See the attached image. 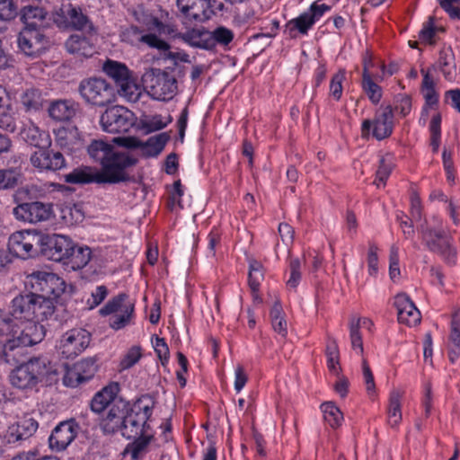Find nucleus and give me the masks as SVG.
<instances>
[{
	"mask_svg": "<svg viewBox=\"0 0 460 460\" xmlns=\"http://www.w3.org/2000/svg\"><path fill=\"white\" fill-rule=\"evenodd\" d=\"M212 40V49L217 43L221 45H227L234 39V33L231 30L225 27H218L215 31H210Z\"/></svg>",
	"mask_w": 460,
	"mask_h": 460,
	"instance_id": "nucleus-58",
	"label": "nucleus"
},
{
	"mask_svg": "<svg viewBox=\"0 0 460 460\" xmlns=\"http://www.w3.org/2000/svg\"><path fill=\"white\" fill-rule=\"evenodd\" d=\"M362 376L367 396L375 400L377 397L376 385L374 374L366 359L362 360Z\"/></svg>",
	"mask_w": 460,
	"mask_h": 460,
	"instance_id": "nucleus-51",
	"label": "nucleus"
},
{
	"mask_svg": "<svg viewBox=\"0 0 460 460\" xmlns=\"http://www.w3.org/2000/svg\"><path fill=\"white\" fill-rule=\"evenodd\" d=\"M102 71L114 82L116 87L134 74L124 63L112 59H107L102 64Z\"/></svg>",
	"mask_w": 460,
	"mask_h": 460,
	"instance_id": "nucleus-34",
	"label": "nucleus"
},
{
	"mask_svg": "<svg viewBox=\"0 0 460 460\" xmlns=\"http://www.w3.org/2000/svg\"><path fill=\"white\" fill-rule=\"evenodd\" d=\"M145 91L146 90L144 84H141L134 74L119 84L115 90L116 95L118 94L128 102H138Z\"/></svg>",
	"mask_w": 460,
	"mask_h": 460,
	"instance_id": "nucleus-29",
	"label": "nucleus"
},
{
	"mask_svg": "<svg viewBox=\"0 0 460 460\" xmlns=\"http://www.w3.org/2000/svg\"><path fill=\"white\" fill-rule=\"evenodd\" d=\"M349 339L352 349L362 356L364 352L363 340L360 330L371 332L374 323L367 317L353 316L349 321Z\"/></svg>",
	"mask_w": 460,
	"mask_h": 460,
	"instance_id": "nucleus-24",
	"label": "nucleus"
},
{
	"mask_svg": "<svg viewBox=\"0 0 460 460\" xmlns=\"http://www.w3.org/2000/svg\"><path fill=\"white\" fill-rule=\"evenodd\" d=\"M394 168V161L391 155H385L380 159L379 166L376 171V178L375 184L377 188H384L389 178L393 169Z\"/></svg>",
	"mask_w": 460,
	"mask_h": 460,
	"instance_id": "nucleus-45",
	"label": "nucleus"
},
{
	"mask_svg": "<svg viewBox=\"0 0 460 460\" xmlns=\"http://www.w3.org/2000/svg\"><path fill=\"white\" fill-rule=\"evenodd\" d=\"M100 124L105 132L125 133L135 125V117L126 107L114 105L106 109L101 115Z\"/></svg>",
	"mask_w": 460,
	"mask_h": 460,
	"instance_id": "nucleus-11",
	"label": "nucleus"
},
{
	"mask_svg": "<svg viewBox=\"0 0 460 460\" xmlns=\"http://www.w3.org/2000/svg\"><path fill=\"white\" fill-rule=\"evenodd\" d=\"M12 338L7 341L8 349L32 346L40 342L45 335L43 327L34 321L16 320L13 318Z\"/></svg>",
	"mask_w": 460,
	"mask_h": 460,
	"instance_id": "nucleus-9",
	"label": "nucleus"
},
{
	"mask_svg": "<svg viewBox=\"0 0 460 460\" xmlns=\"http://www.w3.org/2000/svg\"><path fill=\"white\" fill-rule=\"evenodd\" d=\"M422 239L429 249L441 254L447 262H455L456 252L451 243V234L444 229L440 219L433 217L426 223Z\"/></svg>",
	"mask_w": 460,
	"mask_h": 460,
	"instance_id": "nucleus-5",
	"label": "nucleus"
},
{
	"mask_svg": "<svg viewBox=\"0 0 460 460\" xmlns=\"http://www.w3.org/2000/svg\"><path fill=\"white\" fill-rule=\"evenodd\" d=\"M78 426L74 420L59 423L49 437V446L56 451L66 449L77 435Z\"/></svg>",
	"mask_w": 460,
	"mask_h": 460,
	"instance_id": "nucleus-21",
	"label": "nucleus"
},
{
	"mask_svg": "<svg viewBox=\"0 0 460 460\" xmlns=\"http://www.w3.org/2000/svg\"><path fill=\"white\" fill-rule=\"evenodd\" d=\"M324 421L332 428L340 427L343 421L341 411L332 402H326L321 405Z\"/></svg>",
	"mask_w": 460,
	"mask_h": 460,
	"instance_id": "nucleus-41",
	"label": "nucleus"
},
{
	"mask_svg": "<svg viewBox=\"0 0 460 460\" xmlns=\"http://www.w3.org/2000/svg\"><path fill=\"white\" fill-rule=\"evenodd\" d=\"M91 334L84 329H72L66 332L56 344L57 352L65 358H74L89 346Z\"/></svg>",
	"mask_w": 460,
	"mask_h": 460,
	"instance_id": "nucleus-13",
	"label": "nucleus"
},
{
	"mask_svg": "<svg viewBox=\"0 0 460 460\" xmlns=\"http://www.w3.org/2000/svg\"><path fill=\"white\" fill-rule=\"evenodd\" d=\"M394 304L397 309L398 321L400 323L413 327L420 323V312L409 296L404 293L396 295Z\"/></svg>",
	"mask_w": 460,
	"mask_h": 460,
	"instance_id": "nucleus-20",
	"label": "nucleus"
},
{
	"mask_svg": "<svg viewBox=\"0 0 460 460\" xmlns=\"http://www.w3.org/2000/svg\"><path fill=\"white\" fill-rule=\"evenodd\" d=\"M21 181V173L14 169L0 170V190L13 189Z\"/></svg>",
	"mask_w": 460,
	"mask_h": 460,
	"instance_id": "nucleus-53",
	"label": "nucleus"
},
{
	"mask_svg": "<svg viewBox=\"0 0 460 460\" xmlns=\"http://www.w3.org/2000/svg\"><path fill=\"white\" fill-rule=\"evenodd\" d=\"M137 159L127 152H117L102 169L84 166L65 175L69 183H118L130 179L129 169L136 165Z\"/></svg>",
	"mask_w": 460,
	"mask_h": 460,
	"instance_id": "nucleus-1",
	"label": "nucleus"
},
{
	"mask_svg": "<svg viewBox=\"0 0 460 460\" xmlns=\"http://www.w3.org/2000/svg\"><path fill=\"white\" fill-rule=\"evenodd\" d=\"M139 420L140 417L136 415L133 412V411L130 410V411L127 415L125 412L122 435L128 438L138 435L142 431L143 427L146 423V421L140 422Z\"/></svg>",
	"mask_w": 460,
	"mask_h": 460,
	"instance_id": "nucleus-42",
	"label": "nucleus"
},
{
	"mask_svg": "<svg viewBox=\"0 0 460 460\" xmlns=\"http://www.w3.org/2000/svg\"><path fill=\"white\" fill-rule=\"evenodd\" d=\"M345 80V71L339 70L332 77L330 84V95L335 100L339 101L342 95V84Z\"/></svg>",
	"mask_w": 460,
	"mask_h": 460,
	"instance_id": "nucleus-59",
	"label": "nucleus"
},
{
	"mask_svg": "<svg viewBox=\"0 0 460 460\" xmlns=\"http://www.w3.org/2000/svg\"><path fill=\"white\" fill-rule=\"evenodd\" d=\"M58 143L69 147L80 140V135L76 127L68 125L58 128L56 132Z\"/></svg>",
	"mask_w": 460,
	"mask_h": 460,
	"instance_id": "nucleus-46",
	"label": "nucleus"
},
{
	"mask_svg": "<svg viewBox=\"0 0 460 460\" xmlns=\"http://www.w3.org/2000/svg\"><path fill=\"white\" fill-rule=\"evenodd\" d=\"M13 215L19 221L37 224L52 219L55 213L52 204L33 201L22 203L15 207Z\"/></svg>",
	"mask_w": 460,
	"mask_h": 460,
	"instance_id": "nucleus-14",
	"label": "nucleus"
},
{
	"mask_svg": "<svg viewBox=\"0 0 460 460\" xmlns=\"http://www.w3.org/2000/svg\"><path fill=\"white\" fill-rule=\"evenodd\" d=\"M440 125L441 116L438 112H434L429 123L430 145L432 151L437 153L440 145Z\"/></svg>",
	"mask_w": 460,
	"mask_h": 460,
	"instance_id": "nucleus-55",
	"label": "nucleus"
},
{
	"mask_svg": "<svg viewBox=\"0 0 460 460\" xmlns=\"http://www.w3.org/2000/svg\"><path fill=\"white\" fill-rule=\"evenodd\" d=\"M58 370L48 359L36 358L15 367L10 375L13 386L19 389H30L38 383L51 384L56 380Z\"/></svg>",
	"mask_w": 460,
	"mask_h": 460,
	"instance_id": "nucleus-2",
	"label": "nucleus"
},
{
	"mask_svg": "<svg viewBox=\"0 0 460 460\" xmlns=\"http://www.w3.org/2000/svg\"><path fill=\"white\" fill-rule=\"evenodd\" d=\"M438 66L447 81H454L457 75L455 55L450 47H444L438 59Z\"/></svg>",
	"mask_w": 460,
	"mask_h": 460,
	"instance_id": "nucleus-35",
	"label": "nucleus"
},
{
	"mask_svg": "<svg viewBox=\"0 0 460 460\" xmlns=\"http://www.w3.org/2000/svg\"><path fill=\"white\" fill-rule=\"evenodd\" d=\"M125 411L126 404L124 402L113 404L101 422L102 430L107 434H113L119 430L123 431Z\"/></svg>",
	"mask_w": 460,
	"mask_h": 460,
	"instance_id": "nucleus-27",
	"label": "nucleus"
},
{
	"mask_svg": "<svg viewBox=\"0 0 460 460\" xmlns=\"http://www.w3.org/2000/svg\"><path fill=\"white\" fill-rule=\"evenodd\" d=\"M99 313L102 316H110V327L118 331L130 323L134 314V304L126 295L120 294L108 301Z\"/></svg>",
	"mask_w": 460,
	"mask_h": 460,
	"instance_id": "nucleus-8",
	"label": "nucleus"
},
{
	"mask_svg": "<svg viewBox=\"0 0 460 460\" xmlns=\"http://www.w3.org/2000/svg\"><path fill=\"white\" fill-rule=\"evenodd\" d=\"M97 371L95 360L91 358H84L69 367L64 376L66 386L75 387L81 383L91 379Z\"/></svg>",
	"mask_w": 460,
	"mask_h": 460,
	"instance_id": "nucleus-18",
	"label": "nucleus"
},
{
	"mask_svg": "<svg viewBox=\"0 0 460 460\" xmlns=\"http://www.w3.org/2000/svg\"><path fill=\"white\" fill-rule=\"evenodd\" d=\"M20 135L26 143L37 148L48 147L51 143L49 135L32 121H29L23 126Z\"/></svg>",
	"mask_w": 460,
	"mask_h": 460,
	"instance_id": "nucleus-28",
	"label": "nucleus"
},
{
	"mask_svg": "<svg viewBox=\"0 0 460 460\" xmlns=\"http://www.w3.org/2000/svg\"><path fill=\"white\" fill-rule=\"evenodd\" d=\"M167 141L164 135H159L149 138L146 143H141L140 152L141 155L146 157L156 156L164 149Z\"/></svg>",
	"mask_w": 460,
	"mask_h": 460,
	"instance_id": "nucleus-44",
	"label": "nucleus"
},
{
	"mask_svg": "<svg viewBox=\"0 0 460 460\" xmlns=\"http://www.w3.org/2000/svg\"><path fill=\"white\" fill-rule=\"evenodd\" d=\"M327 367L331 374L340 376L342 368L340 363V352L335 342L330 343L326 348Z\"/></svg>",
	"mask_w": 460,
	"mask_h": 460,
	"instance_id": "nucleus-50",
	"label": "nucleus"
},
{
	"mask_svg": "<svg viewBox=\"0 0 460 460\" xmlns=\"http://www.w3.org/2000/svg\"><path fill=\"white\" fill-rule=\"evenodd\" d=\"M43 241L44 234L36 230L16 231L8 239V250L15 257L25 260L37 254L38 246Z\"/></svg>",
	"mask_w": 460,
	"mask_h": 460,
	"instance_id": "nucleus-10",
	"label": "nucleus"
},
{
	"mask_svg": "<svg viewBox=\"0 0 460 460\" xmlns=\"http://www.w3.org/2000/svg\"><path fill=\"white\" fill-rule=\"evenodd\" d=\"M176 7L190 22H204L213 14L210 0H176Z\"/></svg>",
	"mask_w": 460,
	"mask_h": 460,
	"instance_id": "nucleus-16",
	"label": "nucleus"
},
{
	"mask_svg": "<svg viewBox=\"0 0 460 460\" xmlns=\"http://www.w3.org/2000/svg\"><path fill=\"white\" fill-rule=\"evenodd\" d=\"M142 358V349L140 346H133L128 349L121 357L118 369L119 372L128 370L134 367Z\"/></svg>",
	"mask_w": 460,
	"mask_h": 460,
	"instance_id": "nucleus-49",
	"label": "nucleus"
},
{
	"mask_svg": "<svg viewBox=\"0 0 460 460\" xmlns=\"http://www.w3.org/2000/svg\"><path fill=\"white\" fill-rule=\"evenodd\" d=\"M378 249L375 245H370L367 252V270L368 274L372 277H376L378 273Z\"/></svg>",
	"mask_w": 460,
	"mask_h": 460,
	"instance_id": "nucleus-62",
	"label": "nucleus"
},
{
	"mask_svg": "<svg viewBox=\"0 0 460 460\" xmlns=\"http://www.w3.org/2000/svg\"><path fill=\"white\" fill-rule=\"evenodd\" d=\"M394 111L390 105L380 107L375 115L374 119H365L361 126V134L365 138L370 136L377 140L388 137L393 132Z\"/></svg>",
	"mask_w": 460,
	"mask_h": 460,
	"instance_id": "nucleus-12",
	"label": "nucleus"
},
{
	"mask_svg": "<svg viewBox=\"0 0 460 460\" xmlns=\"http://www.w3.org/2000/svg\"><path fill=\"white\" fill-rule=\"evenodd\" d=\"M18 45L26 55L37 56L47 48V40L39 30L26 27L19 34Z\"/></svg>",
	"mask_w": 460,
	"mask_h": 460,
	"instance_id": "nucleus-19",
	"label": "nucleus"
},
{
	"mask_svg": "<svg viewBox=\"0 0 460 460\" xmlns=\"http://www.w3.org/2000/svg\"><path fill=\"white\" fill-rule=\"evenodd\" d=\"M155 402L148 396H143L137 400L131 407V411L140 417L139 421H147L152 414Z\"/></svg>",
	"mask_w": 460,
	"mask_h": 460,
	"instance_id": "nucleus-47",
	"label": "nucleus"
},
{
	"mask_svg": "<svg viewBox=\"0 0 460 460\" xmlns=\"http://www.w3.org/2000/svg\"><path fill=\"white\" fill-rule=\"evenodd\" d=\"M91 260V250L88 247L75 246L69 252L68 257L64 262L72 270H76L85 267Z\"/></svg>",
	"mask_w": 460,
	"mask_h": 460,
	"instance_id": "nucleus-39",
	"label": "nucleus"
},
{
	"mask_svg": "<svg viewBox=\"0 0 460 460\" xmlns=\"http://www.w3.org/2000/svg\"><path fill=\"white\" fill-rule=\"evenodd\" d=\"M328 10V5L314 3L306 12L287 23V30L290 37L295 38L297 33L306 34L314 23Z\"/></svg>",
	"mask_w": 460,
	"mask_h": 460,
	"instance_id": "nucleus-15",
	"label": "nucleus"
},
{
	"mask_svg": "<svg viewBox=\"0 0 460 460\" xmlns=\"http://www.w3.org/2000/svg\"><path fill=\"white\" fill-rule=\"evenodd\" d=\"M151 438L143 437L129 444L124 450V455H129L132 460H137L146 451Z\"/></svg>",
	"mask_w": 460,
	"mask_h": 460,
	"instance_id": "nucleus-54",
	"label": "nucleus"
},
{
	"mask_svg": "<svg viewBox=\"0 0 460 460\" xmlns=\"http://www.w3.org/2000/svg\"><path fill=\"white\" fill-rule=\"evenodd\" d=\"M249 285L253 292H256L263 279L262 265L257 261H250Z\"/></svg>",
	"mask_w": 460,
	"mask_h": 460,
	"instance_id": "nucleus-56",
	"label": "nucleus"
},
{
	"mask_svg": "<svg viewBox=\"0 0 460 460\" xmlns=\"http://www.w3.org/2000/svg\"><path fill=\"white\" fill-rule=\"evenodd\" d=\"M66 48L69 53L79 57H89L94 52V46L91 40L80 35L70 36L66 42Z\"/></svg>",
	"mask_w": 460,
	"mask_h": 460,
	"instance_id": "nucleus-37",
	"label": "nucleus"
},
{
	"mask_svg": "<svg viewBox=\"0 0 460 460\" xmlns=\"http://www.w3.org/2000/svg\"><path fill=\"white\" fill-rule=\"evenodd\" d=\"M270 318L273 330L280 336L285 337L288 333V323L279 303H276L271 308Z\"/></svg>",
	"mask_w": 460,
	"mask_h": 460,
	"instance_id": "nucleus-48",
	"label": "nucleus"
},
{
	"mask_svg": "<svg viewBox=\"0 0 460 460\" xmlns=\"http://www.w3.org/2000/svg\"><path fill=\"white\" fill-rule=\"evenodd\" d=\"M422 93L430 109L438 102V95L434 88V82L428 73L424 74L422 82Z\"/></svg>",
	"mask_w": 460,
	"mask_h": 460,
	"instance_id": "nucleus-57",
	"label": "nucleus"
},
{
	"mask_svg": "<svg viewBox=\"0 0 460 460\" xmlns=\"http://www.w3.org/2000/svg\"><path fill=\"white\" fill-rule=\"evenodd\" d=\"M58 15L61 16L64 20H57L59 22H64L66 26H70L76 30H93V25L88 17L83 13L80 7H76L68 4L64 5Z\"/></svg>",
	"mask_w": 460,
	"mask_h": 460,
	"instance_id": "nucleus-25",
	"label": "nucleus"
},
{
	"mask_svg": "<svg viewBox=\"0 0 460 460\" xmlns=\"http://www.w3.org/2000/svg\"><path fill=\"white\" fill-rule=\"evenodd\" d=\"M54 302L40 294H27L13 300L12 315L16 320L43 321L53 314Z\"/></svg>",
	"mask_w": 460,
	"mask_h": 460,
	"instance_id": "nucleus-3",
	"label": "nucleus"
},
{
	"mask_svg": "<svg viewBox=\"0 0 460 460\" xmlns=\"http://www.w3.org/2000/svg\"><path fill=\"white\" fill-rule=\"evenodd\" d=\"M72 248V240L61 234L44 235V241L41 243V251L44 254L56 261L65 262Z\"/></svg>",
	"mask_w": 460,
	"mask_h": 460,
	"instance_id": "nucleus-17",
	"label": "nucleus"
},
{
	"mask_svg": "<svg viewBox=\"0 0 460 460\" xmlns=\"http://www.w3.org/2000/svg\"><path fill=\"white\" fill-rule=\"evenodd\" d=\"M17 15V5L13 0H0V20L10 21Z\"/></svg>",
	"mask_w": 460,
	"mask_h": 460,
	"instance_id": "nucleus-61",
	"label": "nucleus"
},
{
	"mask_svg": "<svg viewBox=\"0 0 460 460\" xmlns=\"http://www.w3.org/2000/svg\"><path fill=\"white\" fill-rule=\"evenodd\" d=\"M123 37L125 40L131 44L140 41L158 50H169L170 49V45L164 40L155 34L142 35L137 27H131L126 30L123 33Z\"/></svg>",
	"mask_w": 460,
	"mask_h": 460,
	"instance_id": "nucleus-31",
	"label": "nucleus"
},
{
	"mask_svg": "<svg viewBox=\"0 0 460 460\" xmlns=\"http://www.w3.org/2000/svg\"><path fill=\"white\" fill-rule=\"evenodd\" d=\"M119 392V385L116 382H111L99 391L92 399L91 408L94 412H102L112 403Z\"/></svg>",
	"mask_w": 460,
	"mask_h": 460,
	"instance_id": "nucleus-30",
	"label": "nucleus"
},
{
	"mask_svg": "<svg viewBox=\"0 0 460 460\" xmlns=\"http://www.w3.org/2000/svg\"><path fill=\"white\" fill-rule=\"evenodd\" d=\"M142 82L147 93L157 101L167 102L177 93L176 78L160 68H148L142 75Z\"/></svg>",
	"mask_w": 460,
	"mask_h": 460,
	"instance_id": "nucleus-4",
	"label": "nucleus"
},
{
	"mask_svg": "<svg viewBox=\"0 0 460 460\" xmlns=\"http://www.w3.org/2000/svg\"><path fill=\"white\" fill-rule=\"evenodd\" d=\"M14 111L6 90L0 85V128L13 131L15 129Z\"/></svg>",
	"mask_w": 460,
	"mask_h": 460,
	"instance_id": "nucleus-33",
	"label": "nucleus"
},
{
	"mask_svg": "<svg viewBox=\"0 0 460 460\" xmlns=\"http://www.w3.org/2000/svg\"><path fill=\"white\" fill-rule=\"evenodd\" d=\"M78 91L84 101L93 106L102 107L116 102L115 89L102 77H89L82 80Z\"/></svg>",
	"mask_w": 460,
	"mask_h": 460,
	"instance_id": "nucleus-6",
	"label": "nucleus"
},
{
	"mask_svg": "<svg viewBox=\"0 0 460 460\" xmlns=\"http://www.w3.org/2000/svg\"><path fill=\"white\" fill-rule=\"evenodd\" d=\"M31 164L40 170H59L65 166V158L59 152L39 148L31 156Z\"/></svg>",
	"mask_w": 460,
	"mask_h": 460,
	"instance_id": "nucleus-22",
	"label": "nucleus"
},
{
	"mask_svg": "<svg viewBox=\"0 0 460 460\" xmlns=\"http://www.w3.org/2000/svg\"><path fill=\"white\" fill-rule=\"evenodd\" d=\"M404 391L400 388H393L389 392L386 408L387 422L392 428H397L402 420V402Z\"/></svg>",
	"mask_w": 460,
	"mask_h": 460,
	"instance_id": "nucleus-26",
	"label": "nucleus"
},
{
	"mask_svg": "<svg viewBox=\"0 0 460 460\" xmlns=\"http://www.w3.org/2000/svg\"><path fill=\"white\" fill-rule=\"evenodd\" d=\"M75 105L67 100H58L50 103L48 111L49 117L56 121L69 120L75 115Z\"/></svg>",
	"mask_w": 460,
	"mask_h": 460,
	"instance_id": "nucleus-36",
	"label": "nucleus"
},
{
	"mask_svg": "<svg viewBox=\"0 0 460 460\" xmlns=\"http://www.w3.org/2000/svg\"><path fill=\"white\" fill-rule=\"evenodd\" d=\"M108 296V289L105 286H98L86 300L89 309H93L100 305Z\"/></svg>",
	"mask_w": 460,
	"mask_h": 460,
	"instance_id": "nucleus-60",
	"label": "nucleus"
},
{
	"mask_svg": "<svg viewBox=\"0 0 460 460\" xmlns=\"http://www.w3.org/2000/svg\"><path fill=\"white\" fill-rule=\"evenodd\" d=\"M89 155L96 162H99L102 166L111 160L118 152L114 147L102 141L93 140L87 148Z\"/></svg>",
	"mask_w": 460,
	"mask_h": 460,
	"instance_id": "nucleus-38",
	"label": "nucleus"
},
{
	"mask_svg": "<svg viewBox=\"0 0 460 460\" xmlns=\"http://www.w3.org/2000/svg\"><path fill=\"white\" fill-rule=\"evenodd\" d=\"M363 88L373 102H378L382 97L381 88L371 79L367 65L364 66L363 73Z\"/></svg>",
	"mask_w": 460,
	"mask_h": 460,
	"instance_id": "nucleus-52",
	"label": "nucleus"
},
{
	"mask_svg": "<svg viewBox=\"0 0 460 460\" xmlns=\"http://www.w3.org/2000/svg\"><path fill=\"white\" fill-rule=\"evenodd\" d=\"M39 423L34 418L25 415L8 427L6 439L9 443L26 439L37 431Z\"/></svg>",
	"mask_w": 460,
	"mask_h": 460,
	"instance_id": "nucleus-23",
	"label": "nucleus"
},
{
	"mask_svg": "<svg viewBox=\"0 0 460 460\" xmlns=\"http://www.w3.org/2000/svg\"><path fill=\"white\" fill-rule=\"evenodd\" d=\"M21 102L26 111H35L42 108L44 98L40 90L28 88L21 94Z\"/></svg>",
	"mask_w": 460,
	"mask_h": 460,
	"instance_id": "nucleus-40",
	"label": "nucleus"
},
{
	"mask_svg": "<svg viewBox=\"0 0 460 460\" xmlns=\"http://www.w3.org/2000/svg\"><path fill=\"white\" fill-rule=\"evenodd\" d=\"M31 285L35 291L52 302L73 293V288L57 274L38 271L31 275Z\"/></svg>",
	"mask_w": 460,
	"mask_h": 460,
	"instance_id": "nucleus-7",
	"label": "nucleus"
},
{
	"mask_svg": "<svg viewBox=\"0 0 460 460\" xmlns=\"http://www.w3.org/2000/svg\"><path fill=\"white\" fill-rule=\"evenodd\" d=\"M176 37L193 48L212 49L210 31L204 29L192 28L184 33H178Z\"/></svg>",
	"mask_w": 460,
	"mask_h": 460,
	"instance_id": "nucleus-32",
	"label": "nucleus"
},
{
	"mask_svg": "<svg viewBox=\"0 0 460 460\" xmlns=\"http://www.w3.org/2000/svg\"><path fill=\"white\" fill-rule=\"evenodd\" d=\"M301 262L298 259L293 260L290 262V277L287 281V285L290 288H296L301 279Z\"/></svg>",
	"mask_w": 460,
	"mask_h": 460,
	"instance_id": "nucleus-63",
	"label": "nucleus"
},
{
	"mask_svg": "<svg viewBox=\"0 0 460 460\" xmlns=\"http://www.w3.org/2000/svg\"><path fill=\"white\" fill-rule=\"evenodd\" d=\"M60 217L65 224L74 226L83 221L84 213L78 206L64 203L60 206Z\"/></svg>",
	"mask_w": 460,
	"mask_h": 460,
	"instance_id": "nucleus-43",
	"label": "nucleus"
},
{
	"mask_svg": "<svg viewBox=\"0 0 460 460\" xmlns=\"http://www.w3.org/2000/svg\"><path fill=\"white\" fill-rule=\"evenodd\" d=\"M440 6L453 19H460V0H438Z\"/></svg>",
	"mask_w": 460,
	"mask_h": 460,
	"instance_id": "nucleus-64",
	"label": "nucleus"
}]
</instances>
